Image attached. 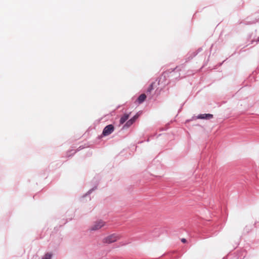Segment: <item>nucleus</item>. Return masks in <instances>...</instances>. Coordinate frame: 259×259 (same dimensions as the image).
<instances>
[{"label": "nucleus", "mask_w": 259, "mask_h": 259, "mask_svg": "<svg viewBox=\"0 0 259 259\" xmlns=\"http://www.w3.org/2000/svg\"><path fill=\"white\" fill-rule=\"evenodd\" d=\"M181 241H182V242L183 243H186V241H186V239H185V238H183V239H182Z\"/></svg>", "instance_id": "nucleus-11"}, {"label": "nucleus", "mask_w": 259, "mask_h": 259, "mask_svg": "<svg viewBox=\"0 0 259 259\" xmlns=\"http://www.w3.org/2000/svg\"><path fill=\"white\" fill-rule=\"evenodd\" d=\"M153 84H154V83H152L150 84V85L148 89H147V92H151V91H152L153 90Z\"/></svg>", "instance_id": "nucleus-8"}, {"label": "nucleus", "mask_w": 259, "mask_h": 259, "mask_svg": "<svg viewBox=\"0 0 259 259\" xmlns=\"http://www.w3.org/2000/svg\"><path fill=\"white\" fill-rule=\"evenodd\" d=\"M146 98V95L144 94H142L138 97L137 101L139 104H141L145 100Z\"/></svg>", "instance_id": "nucleus-5"}, {"label": "nucleus", "mask_w": 259, "mask_h": 259, "mask_svg": "<svg viewBox=\"0 0 259 259\" xmlns=\"http://www.w3.org/2000/svg\"><path fill=\"white\" fill-rule=\"evenodd\" d=\"M114 130V127L112 124H109L105 127L103 131L102 135L107 136L111 134Z\"/></svg>", "instance_id": "nucleus-3"}, {"label": "nucleus", "mask_w": 259, "mask_h": 259, "mask_svg": "<svg viewBox=\"0 0 259 259\" xmlns=\"http://www.w3.org/2000/svg\"><path fill=\"white\" fill-rule=\"evenodd\" d=\"M133 122L130 119L129 120H128L127 121V122L125 123V124L124 125V126H126L127 127H130L132 124H133Z\"/></svg>", "instance_id": "nucleus-7"}, {"label": "nucleus", "mask_w": 259, "mask_h": 259, "mask_svg": "<svg viewBox=\"0 0 259 259\" xmlns=\"http://www.w3.org/2000/svg\"><path fill=\"white\" fill-rule=\"evenodd\" d=\"M213 117V115L211 114H200L198 116V118L201 119H210Z\"/></svg>", "instance_id": "nucleus-4"}, {"label": "nucleus", "mask_w": 259, "mask_h": 259, "mask_svg": "<svg viewBox=\"0 0 259 259\" xmlns=\"http://www.w3.org/2000/svg\"><path fill=\"white\" fill-rule=\"evenodd\" d=\"M105 224V222L102 220L97 221L94 222L91 227V230L93 231L98 230L103 227Z\"/></svg>", "instance_id": "nucleus-2"}, {"label": "nucleus", "mask_w": 259, "mask_h": 259, "mask_svg": "<svg viewBox=\"0 0 259 259\" xmlns=\"http://www.w3.org/2000/svg\"><path fill=\"white\" fill-rule=\"evenodd\" d=\"M130 115L128 114H124L120 119V123L123 124L128 118Z\"/></svg>", "instance_id": "nucleus-6"}, {"label": "nucleus", "mask_w": 259, "mask_h": 259, "mask_svg": "<svg viewBox=\"0 0 259 259\" xmlns=\"http://www.w3.org/2000/svg\"><path fill=\"white\" fill-rule=\"evenodd\" d=\"M52 254L47 253L42 259H51Z\"/></svg>", "instance_id": "nucleus-9"}, {"label": "nucleus", "mask_w": 259, "mask_h": 259, "mask_svg": "<svg viewBox=\"0 0 259 259\" xmlns=\"http://www.w3.org/2000/svg\"><path fill=\"white\" fill-rule=\"evenodd\" d=\"M120 237L116 234H112L107 236L103 239V242L104 243L110 244L116 242L120 239Z\"/></svg>", "instance_id": "nucleus-1"}, {"label": "nucleus", "mask_w": 259, "mask_h": 259, "mask_svg": "<svg viewBox=\"0 0 259 259\" xmlns=\"http://www.w3.org/2000/svg\"><path fill=\"white\" fill-rule=\"evenodd\" d=\"M138 115L137 114L136 115H135L131 119V120L133 122H134L138 118Z\"/></svg>", "instance_id": "nucleus-10"}]
</instances>
